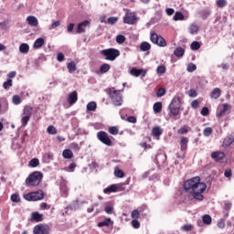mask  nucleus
<instances>
[{
	"instance_id": "1",
	"label": "nucleus",
	"mask_w": 234,
	"mask_h": 234,
	"mask_svg": "<svg viewBox=\"0 0 234 234\" xmlns=\"http://www.w3.org/2000/svg\"><path fill=\"white\" fill-rule=\"evenodd\" d=\"M184 189L194 200L202 202L204 200V193L207 189V185L200 182V176L192 177L184 183Z\"/></svg>"
},
{
	"instance_id": "2",
	"label": "nucleus",
	"mask_w": 234,
	"mask_h": 234,
	"mask_svg": "<svg viewBox=\"0 0 234 234\" xmlns=\"http://www.w3.org/2000/svg\"><path fill=\"white\" fill-rule=\"evenodd\" d=\"M43 180V173L39 171H35L32 174L28 176V177L26 179V185L27 187H36L41 184V181Z\"/></svg>"
},
{
	"instance_id": "3",
	"label": "nucleus",
	"mask_w": 234,
	"mask_h": 234,
	"mask_svg": "<svg viewBox=\"0 0 234 234\" xmlns=\"http://www.w3.org/2000/svg\"><path fill=\"white\" fill-rule=\"evenodd\" d=\"M180 107H182V101L180 97H174L168 107L170 112V116H172L174 120H178L176 116L180 114Z\"/></svg>"
},
{
	"instance_id": "4",
	"label": "nucleus",
	"mask_w": 234,
	"mask_h": 234,
	"mask_svg": "<svg viewBox=\"0 0 234 234\" xmlns=\"http://www.w3.org/2000/svg\"><path fill=\"white\" fill-rule=\"evenodd\" d=\"M101 56L105 57V59L107 61H114L116 58H119L120 56V50L114 48H110L107 49H102L101 50Z\"/></svg>"
},
{
	"instance_id": "5",
	"label": "nucleus",
	"mask_w": 234,
	"mask_h": 234,
	"mask_svg": "<svg viewBox=\"0 0 234 234\" xmlns=\"http://www.w3.org/2000/svg\"><path fill=\"white\" fill-rule=\"evenodd\" d=\"M24 198L27 200V202H37V200H43V198H45V193L43 190L29 192L24 195Z\"/></svg>"
},
{
	"instance_id": "6",
	"label": "nucleus",
	"mask_w": 234,
	"mask_h": 234,
	"mask_svg": "<svg viewBox=\"0 0 234 234\" xmlns=\"http://www.w3.org/2000/svg\"><path fill=\"white\" fill-rule=\"evenodd\" d=\"M109 96L115 107H120V105L123 103V99L122 98L120 90H114V88L110 89Z\"/></svg>"
},
{
	"instance_id": "7",
	"label": "nucleus",
	"mask_w": 234,
	"mask_h": 234,
	"mask_svg": "<svg viewBox=\"0 0 234 234\" xmlns=\"http://www.w3.org/2000/svg\"><path fill=\"white\" fill-rule=\"evenodd\" d=\"M150 41H152L154 45H157V47H167L165 38L162 36H158V34L154 32H151Z\"/></svg>"
},
{
	"instance_id": "8",
	"label": "nucleus",
	"mask_w": 234,
	"mask_h": 234,
	"mask_svg": "<svg viewBox=\"0 0 234 234\" xmlns=\"http://www.w3.org/2000/svg\"><path fill=\"white\" fill-rule=\"evenodd\" d=\"M97 138L101 142V144H104V145H108V147H111L112 145V141L111 140V137H109V133L106 132L101 131L97 133Z\"/></svg>"
},
{
	"instance_id": "9",
	"label": "nucleus",
	"mask_w": 234,
	"mask_h": 234,
	"mask_svg": "<svg viewBox=\"0 0 234 234\" xmlns=\"http://www.w3.org/2000/svg\"><path fill=\"white\" fill-rule=\"evenodd\" d=\"M136 21H138V17H136L134 13H126L123 16V23L125 25H136Z\"/></svg>"
},
{
	"instance_id": "10",
	"label": "nucleus",
	"mask_w": 234,
	"mask_h": 234,
	"mask_svg": "<svg viewBox=\"0 0 234 234\" xmlns=\"http://www.w3.org/2000/svg\"><path fill=\"white\" fill-rule=\"evenodd\" d=\"M33 233L34 234H48L50 233V229L48 228V226L39 224L35 226L33 229Z\"/></svg>"
},
{
	"instance_id": "11",
	"label": "nucleus",
	"mask_w": 234,
	"mask_h": 234,
	"mask_svg": "<svg viewBox=\"0 0 234 234\" xmlns=\"http://www.w3.org/2000/svg\"><path fill=\"white\" fill-rule=\"evenodd\" d=\"M87 27H90V21L84 20L77 26L76 33L77 34H85Z\"/></svg>"
},
{
	"instance_id": "12",
	"label": "nucleus",
	"mask_w": 234,
	"mask_h": 234,
	"mask_svg": "<svg viewBox=\"0 0 234 234\" xmlns=\"http://www.w3.org/2000/svg\"><path fill=\"white\" fill-rule=\"evenodd\" d=\"M211 158L216 162H222L226 158V154L224 152L216 151L211 154Z\"/></svg>"
},
{
	"instance_id": "13",
	"label": "nucleus",
	"mask_w": 234,
	"mask_h": 234,
	"mask_svg": "<svg viewBox=\"0 0 234 234\" xmlns=\"http://www.w3.org/2000/svg\"><path fill=\"white\" fill-rule=\"evenodd\" d=\"M228 109H229V105L228 103L222 104V108L218 107L217 112V118H222V116H226V112H228Z\"/></svg>"
},
{
	"instance_id": "14",
	"label": "nucleus",
	"mask_w": 234,
	"mask_h": 234,
	"mask_svg": "<svg viewBox=\"0 0 234 234\" xmlns=\"http://www.w3.org/2000/svg\"><path fill=\"white\" fill-rule=\"evenodd\" d=\"M130 74L135 78H138L139 76H143V78H144L145 74H147V71L144 69H138L136 68H132Z\"/></svg>"
},
{
	"instance_id": "15",
	"label": "nucleus",
	"mask_w": 234,
	"mask_h": 234,
	"mask_svg": "<svg viewBox=\"0 0 234 234\" xmlns=\"http://www.w3.org/2000/svg\"><path fill=\"white\" fill-rule=\"evenodd\" d=\"M189 144V138L182 136L180 138L179 145L181 151H187V144Z\"/></svg>"
},
{
	"instance_id": "16",
	"label": "nucleus",
	"mask_w": 234,
	"mask_h": 234,
	"mask_svg": "<svg viewBox=\"0 0 234 234\" xmlns=\"http://www.w3.org/2000/svg\"><path fill=\"white\" fill-rule=\"evenodd\" d=\"M76 101H78V91L74 90L69 94L68 102L70 105H74V103H76Z\"/></svg>"
},
{
	"instance_id": "17",
	"label": "nucleus",
	"mask_w": 234,
	"mask_h": 234,
	"mask_svg": "<svg viewBox=\"0 0 234 234\" xmlns=\"http://www.w3.org/2000/svg\"><path fill=\"white\" fill-rule=\"evenodd\" d=\"M112 224H114L112 219H111V218H107L103 221L99 222L97 226L98 228H103V227L109 228V226H112Z\"/></svg>"
},
{
	"instance_id": "18",
	"label": "nucleus",
	"mask_w": 234,
	"mask_h": 234,
	"mask_svg": "<svg viewBox=\"0 0 234 234\" xmlns=\"http://www.w3.org/2000/svg\"><path fill=\"white\" fill-rule=\"evenodd\" d=\"M220 96H222V90L219 88H215L210 93L212 100H218Z\"/></svg>"
},
{
	"instance_id": "19",
	"label": "nucleus",
	"mask_w": 234,
	"mask_h": 234,
	"mask_svg": "<svg viewBox=\"0 0 234 234\" xmlns=\"http://www.w3.org/2000/svg\"><path fill=\"white\" fill-rule=\"evenodd\" d=\"M27 21L30 27H37V25H39V21L37 20V17L34 16H27Z\"/></svg>"
},
{
	"instance_id": "20",
	"label": "nucleus",
	"mask_w": 234,
	"mask_h": 234,
	"mask_svg": "<svg viewBox=\"0 0 234 234\" xmlns=\"http://www.w3.org/2000/svg\"><path fill=\"white\" fill-rule=\"evenodd\" d=\"M32 220L35 222H43V214H39V212H33L31 214Z\"/></svg>"
},
{
	"instance_id": "21",
	"label": "nucleus",
	"mask_w": 234,
	"mask_h": 234,
	"mask_svg": "<svg viewBox=\"0 0 234 234\" xmlns=\"http://www.w3.org/2000/svg\"><path fill=\"white\" fill-rule=\"evenodd\" d=\"M184 54H186V50L181 47L176 48L174 51L176 58H184Z\"/></svg>"
},
{
	"instance_id": "22",
	"label": "nucleus",
	"mask_w": 234,
	"mask_h": 234,
	"mask_svg": "<svg viewBox=\"0 0 234 234\" xmlns=\"http://www.w3.org/2000/svg\"><path fill=\"white\" fill-rule=\"evenodd\" d=\"M60 191L63 193V197H67V195H69V186H67V181L61 182Z\"/></svg>"
},
{
	"instance_id": "23",
	"label": "nucleus",
	"mask_w": 234,
	"mask_h": 234,
	"mask_svg": "<svg viewBox=\"0 0 234 234\" xmlns=\"http://www.w3.org/2000/svg\"><path fill=\"white\" fill-rule=\"evenodd\" d=\"M29 50H30V46H28V44L27 43H22L19 46V52H21V54H28Z\"/></svg>"
},
{
	"instance_id": "24",
	"label": "nucleus",
	"mask_w": 234,
	"mask_h": 234,
	"mask_svg": "<svg viewBox=\"0 0 234 234\" xmlns=\"http://www.w3.org/2000/svg\"><path fill=\"white\" fill-rule=\"evenodd\" d=\"M62 156L67 160H70V158L74 156V153H72L70 149H65L62 152Z\"/></svg>"
},
{
	"instance_id": "25",
	"label": "nucleus",
	"mask_w": 234,
	"mask_h": 234,
	"mask_svg": "<svg viewBox=\"0 0 234 234\" xmlns=\"http://www.w3.org/2000/svg\"><path fill=\"white\" fill-rule=\"evenodd\" d=\"M43 45H45V39L43 37H39L34 42L33 47L34 48H41Z\"/></svg>"
},
{
	"instance_id": "26",
	"label": "nucleus",
	"mask_w": 234,
	"mask_h": 234,
	"mask_svg": "<svg viewBox=\"0 0 234 234\" xmlns=\"http://www.w3.org/2000/svg\"><path fill=\"white\" fill-rule=\"evenodd\" d=\"M234 142V136L233 135H228L224 141L223 144L226 147H229V145H231V144H233Z\"/></svg>"
},
{
	"instance_id": "27",
	"label": "nucleus",
	"mask_w": 234,
	"mask_h": 234,
	"mask_svg": "<svg viewBox=\"0 0 234 234\" xmlns=\"http://www.w3.org/2000/svg\"><path fill=\"white\" fill-rule=\"evenodd\" d=\"M111 70V65H109L108 63H104L102 65H101L100 67V72L101 74H105L107 72H109Z\"/></svg>"
},
{
	"instance_id": "28",
	"label": "nucleus",
	"mask_w": 234,
	"mask_h": 234,
	"mask_svg": "<svg viewBox=\"0 0 234 234\" xmlns=\"http://www.w3.org/2000/svg\"><path fill=\"white\" fill-rule=\"evenodd\" d=\"M162 133H164V131L160 126H155L152 130V133L154 136H162Z\"/></svg>"
},
{
	"instance_id": "29",
	"label": "nucleus",
	"mask_w": 234,
	"mask_h": 234,
	"mask_svg": "<svg viewBox=\"0 0 234 234\" xmlns=\"http://www.w3.org/2000/svg\"><path fill=\"white\" fill-rule=\"evenodd\" d=\"M103 193H105L106 195H109L111 193H117L116 185H111L103 190Z\"/></svg>"
},
{
	"instance_id": "30",
	"label": "nucleus",
	"mask_w": 234,
	"mask_h": 234,
	"mask_svg": "<svg viewBox=\"0 0 234 234\" xmlns=\"http://www.w3.org/2000/svg\"><path fill=\"white\" fill-rule=\"evenodd\" d=\"M140 48L142 52H147V50H151V44H149V42H142Z\"/></svg>"
},
{
	"instance_id": "31",
	"label": "nucleus",
	"mask_w": 234,
	"mask_h": 234,
	"mask_svg": "<svg viewBox=\"0 0 234 234\" xmlns=\"http://www.w3.org/2000/svg\"><path fill=\"white\" fill-rule=\"evenodd\" d=\"M153 109L155 114H158V112H162V102L160 101L155 102L153 106Z\"/></svg>"
},
{
	"instance_id": "32",
	"label": "nucleus",
	"mask_w": 234,
	"mask_h": 234,
	"mask_svg": "<svg viewBox=\"0 0 234 234\" xmlns=\"http://www.w3.org/2000/svg\"><path fill=\"white\" fill-rule=\"evenodd\" d=\"M32 111H33L32 107H30V106H26V107L24 108V111H23V115H24V116H28L29 118H31V116H32Z\"/></svg>"
},
{
	"instance_id": "33",
	"label": "nucleus",
	"mask_w": 234,
	"mask_h": 234,
	"mask_svg": "<svg viewBox=\"0 0 234 234\" xmlns=\"http://www.w3.org/2000/svg\"><path fill=\"white\" fill-rule=\"evenodd\" d=\"M67 69H68V70H69V74H72V72H76V63H74V62H69L68 64H67Z\"/></svg>"
},
{
	"instance_id": "34",
	"label": "nucleus",
	"mask_w": 234,
	"mask_h": 234,
	"mask_svg": "<svg viewBox=\"0 0 234 234\" xmlns=\"http://www.w3.org/2000/svg\"><path fill=\"white\" fill-rule=\"evenodd\" d=\"M114 176L117 177V178H123V176H125V173L122 172V169L116 167L114 169Z\"/></svg>"
},
{
	"instance_id": "35",
	"label": "nucleus",
	"mask_w": 234,
	"mask_h": 234,
	"mask_svg": "<svg viewBox=\"0 0 234 234\" xmlns=\"http://www.w3.org/2000/svg\"><path fill=\"white\" fill-rule=\"evenodd\" d=\"M98 108V105L94 101H90L87 104V111L94 112Z\"/></svg>"
},
{
	"instance_id": "36",
	"label": "nucleus",
	"mask_w": 234,
	"mask_h": 234,
	"mask_svg": "<svg viewBox=\"0 0 234 234\" xmlns=\"http://www.w3.org/2000/svg\"><path fill=\"white\" fill-rule=\"evenodd\" d=\"M173 19L174 21H184V14L182 12H176Z\"/></svg>"
},
{
	"instance_id": "37",
	"label": "nucleus",
	"mask_w": 234,
	"mask_h": 234,
	"mask_svg": "<svg viewBox=\"0 0 234 234\" xmlns=\"http://www.w3.org/2000/svg\"><path fill=\"white\" fill-rule=\"evenodd\" d=\"M216 5L218 8H224L225 6H228V1L227 0H217Z\"/></svg>"
},
{
	"instance_id": "38",
	"label": "nucleus",
	"mask_w": 234,
	"mask_h": 234,
	"mask_svg": "<svg viewBox=\"0 0 234 234\" xmlns=\"http://www.w3.org/2000/svg\"><path fill=\"white\" fill-rule=\"evenodd\" d=\"M28 165L29 167H37V165H39V159L37 158L31 159Z\"/></svg>"
},
{
	"instance_id": "39",
	"label": "nucleus",
	"mask_w": 234,
	"mask_h": 234,
	"mask_svg": "<svg viewBox=\"0 0 234 234\" xmlns=\"http://www.w3.org/2000/svg\"><path fill=\"white\" fill-rule=\"evenodd\" d=\"M212 222L211 216L209 215H205L203 216V223L206 224L207 226H209Z\"/></svg>"
},
{
	"instance_id": "40",
	"label": "nucleus",
	"mask_w": 234,
	"mask_h": 234,
	"mask_svg": "<svg viewBox=\"0 0 234 234\" xmlns=\"http://www.w3.org/2000/svg\"><path fill=\"white\" fill-rule=\"evenodd\" d=\"M108 132L110 133V134L116 136V134H118V133H120V130L116 126H112L109 128Z\"/></svg>"
},
{
	"instance_id": "41",
	"label": "nucleus",
	"mask_w": 234,
	"mask_h": 234,
	"mask_svg": "<svg viewBox=\"0 0 234 234\" xmlns=\"http://www.w3.org/2000/svg\"><path fill=\"white\" fill-rule=\"evenodd\" d=\"M125 36L118 35L116 37V43H118V45H123V43H125Z\"/></svg>"
},
{
	"instance_id": "42",
	"label": "nucleus",
	"mask_w": 234,
	"mask_h": 234,
	"mask_svg": "<svg viewBox=\"0 0 234 234\" xmlns=\"http://www.w3.org/2000/svg\"><path fill=\"white\" fill-rule=\"evenodd\" d=\"M189 32L192 35L198 34V26L192 24L189 27Z\"/></svg>"
},
{
	"instance_id": "43",
	"label": "nucleus",
	"mask_w": 234,
	"mask_h": 234,
	"mask_svg": "<svg viewBox=\"0 0 234 234\" xmlns=\"http://www.w3.org/2000/svg\"><path fill=\"white\" fill-rule=\"evenodd\" d=\"M131 217L132 218H133V220H138V218H140V211H138V209L133 210L131 213Z\"/></svg>"
},
{
	"instance_id": "44",
	"label": "nucleus",
	"mask_w": 234,
	"mask_h": 234,
	"mask_svg": "<svg viewBox=\"0 0 234 234\" xmlns=\"http://www.w3.org/2000/svg\"><path fill=\"white\" fill-rule=\"evenodd\" d=\"M191 50H199L200 48V43L198 41H194L190 45Z\"/></svg>"
},
{
	"instance_id": "45",
	"label": "nucleus",
	"mask_w": 234,
	"mask_h": 234,
	"mask_svg": "<svg viewBox=\"0 0 234 234\" xmlns=\"http://www.w3.org/2000/svg\"><path fill=\"white\" fill-rule=\"evenodd\" d=\"M178 134H187V133H189V127H187L186 125L181 127L178 131H177Z\"/></svg>"
},
{
	"instance_id": "46",
	"label": "nucleus",
	"mask_w": 234,
	"mask_h": 234,
	"mask_svg": "<svg viewBox=\"0 0 234 234\" xmlns=\"http://www.w3.org/2000/svg\"><path fill=\"white\" fill-rule=\"evenodd\" d=\"M104 211L105 213H107L108 215H112V213H114V207L108 205L104 207Z\"/></svg>"
},
{
	"instance_id": "47",
	"label": "nucleus",
	"mask_w": 234,
	"mask_h": 234,
	"mask_svg": "<svg viewBox=\"0 0 234 234\" xmlns=\"http://www.w3.org/2000/svg\"><path fill=\"white\" fill-rule=\"evenodd\" d=\"M28 122H30V117L24 115L21 119V123L23 127H27V125H28Z\"/></svg>"
},
{
	"instance_id": "48",
	"label": "nucleus",
	"mask_w": 234,
	"mask_h": 234,
	"mask_svg": "<svg viewBox=\"0 0 234 234\" xmlns=\"http://www.w3.org/2000/svg\"><path fill=\"white\" fill-rule=\"evenodd\" d=\"M203 134L204 136H211V134H213V128L211 127H207L205 128V130L203 131Z\"/></svg>"
},
{
	"instance_id": "49",
	"label": "nucleus",
	"mask_w": 234,
	"mask_h": 234,
	"mask_svg": "<svg viewBox=\"0 0 234 234\" xmlns=\"http://www.w3.org/2000/svg\"><path fill=\"white\" fill-rule=\"evenodd\" d=\"M108 25H116L118 23V17L117 16H111L107 20Z\"/></svg>"
},
{
	"instance_id": "50",
	"label": "nucleus",
	"mask_w": 234,
	"mask_h": 234,
	"mask_svg": "<svg viewBox=\"0 0 234 234\" xmlns=\"http://www.w3.org/2000/svg\"><path fill=\"white\" fill-rule=\"evenodd\" d=\"M12 85H13L12 79H9L3 83V87L5 90H7V89H10V87H12Z\"/></svg>"
},
{
	"instance_id": "51",
	"label": "nucleus",
	"mask_w": 234,
	"mask_h": 234,
	"mask_svg": "<svg viewBox=\"0 0 234 234\" xmlns=\"http://www.w3.org/2000/svg\"><path fill=\"white\" fill-rule=\"evenodd\" d=\"M61 25V21L58 20V21H55L53 22L49 27H48V30H54V28H58V27H59Z\"/></svg>"
},
{
	"instance_id": "52",
	"label": "nucleus",
	"mask_w": 234,
	"mask_h": 234,
	"mask_svg": "<svg viewBox=\"0 0 234 234\" xmlns=\"http://www.w3.org/2000/svg\"><path fill=\"white\" fill-rule=\"evenodd\" d=\"M232 206H233V204H232L231 202L226 201V202L224 203L223 209H224L225 211H229V210L231 209Z\"/></svg>"
},
{
	"instance_id": "53",
	"label": "nucleus",
	"mask_w": 234,
	"mask_h": 234,
	"mask_svg": "<svg viewBox=\"0 0 234 234\" xmlns=\"http://www.w3.org/2000/svg\"><path fill=\"white\" fill-rule=\"evenodd\" d=\"M48 134H57L58 130L56 129V127L50 125L48 127Z\"/></svg>"
},
{
	"instance_id": "54",
	"label": "nucleus",
	"mask_w": 234,
	"mask_h": 234,
	"mask_svg": "<svg viewBox=\"0 0 234 234\" xmlns=\"http://www.w3.org/2000/svg\"><path fill=\"white\" fill-rule=\"evenodd\" d=\"M132 226L134 229H140V221L138 219H133Z\"/></svg>"
},
{
	"instance_id": "55",
	"label": "nucleus",
	"mask_w": 234,
	"mask_h": 234,
	"mask_svg": "<svg viewBox=\"0 0 234 234\" xmlns=\"http://www.w3.org/2000/svg\"><path fill=\"white\" fill-rule=\"evenodd\" d=\"M165 88H160L156 92L157 98H162V96H165Z\"/></svg>"
},
{
	"instance_id": "56",
	"label": "nucleus",
	"mask_w": 234,
	"mask_h": 234,
	"mask_svg": "<svg viewBox=\"0 0 234 234\" xmlns=\"http://www.w3.org/2000/svg\"><path fill=\"white\" fill-rule=\"evenodd\" d=\"M13 103L15 105H19V103H21V97H19V95L13 96Z\"/></svg>"
},
{
	"instance_id": "57",
	"label": "nucleus",
	"mask_w": 234,
	"mask_h": 234,
	"mask_svg": "<svg viewBox=\"0 0 234 234\" xmlns=\"http://www.w3.org/2000/svg\"><path fill=\"white\" fill-rule=\"evenodd\" d=\"M165 70H166L165 66L162 65L157 67L156 72L157 74H165Z\"/></svg>"
},
{
	"instance_id": "58",
	"label": "nucleus",
	"mask_w": 234,
	"mask_h": 234,
	"mask_svg": "<svg viewBox=\"0 0 234 234\" xmlns=\"http://www.w3.org/2000/svg\"><path fill=\"white\" fill-rule=\"evenodd\" d=\"M197 69V65L193 64V63H189L187 65L186 70L188 72H195V69Z\"/></svg>"
},
{
	"instance_id": "59",
	"label": "nucleus",
	"mask_w": 234,
	"mask_h": 234,
	"mask_svg": "<svg viewBox=\"0 0 234 234\" xmlns=\"http://www.w3.org/2000/svg\"><path fill=\"white\" fill-rule=\"evenodd\" d=\"M183 231H193V225L186 224L182 227Z\"/></svg>"
},
{
	"instance_id": "60",
	"label": "nucleus",
	"mask_w": 234,
	"mask_h": 234,
	"mask_svg": "<svg viewBox=\"0 0 234 234\" xmlns=\"http://www.w3.org/2000/svg\"><path fill=\"white\" fill-rule=\"evenodd\" d=\"M12 202H21V197H19L18 194H13L11 196Z\"/></svg>"
},
{
	"instance_id": "61",
	"label": "nucleus",
	"mask_w": 234,
	"mask_h": 234,
	"mask_svg": "<svg viewBox=\"0 0 234 234\" xmlns=\"http://www.w3.org/2000/svg\"><path fill=\"white\" fill-rule=\"evenodd\" d=\"M188 96H190V98H197V96H198V93H197V90L191 89L188 91Z\"/></svg>"
},
{
	"instance_id": "62",
	"label": "nucleus",
	"mask_w": 234,
	"mask_h": 234,
	"mask_svg": "<svg viewBox=\"0 0 234 234\" xmlns=\"http://www.w3.org/2000/svg\"><path fill=\"white\" fill-rule=\"evenodd\" d=\"M116 191H125V186L123 184H115Z\"/></svg>"
},
{
	"instance_id": "63",
	"label": "nucleus",
	"mask_w": 234,
	"mask_h": 234,
	"mask_svg": "<svg viewBox=\"0 0 234 234\" xmlns=\"http://www.w3.org/2000/svg\"><path fill=\"white\" fill-rule=\"evenodd\" d=\"M58 61H65V55L62 52H58L57 55Z\"/></svg>"
},
{
	"instance_id": "64",
	"label": "nucleus",
	"mask_w": 234,
	"mask_h": 234,
	"mask_svg": "<svg viewBox=\"0 0 234 234\" xmlns=\"http://www.w3.org/2000/svg\"><path fill=\"white\" fill-rule=\"evenodd\" d=\"M201 114H202V116H208L209 115V108L204 107L201 110Z\"/></svg>"
}]
</instances>
